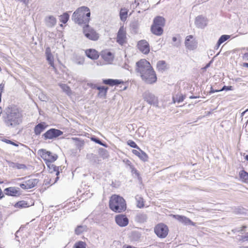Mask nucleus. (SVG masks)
<instances>
[{"label":"nucleus","mask_w":248,"mask_h":248,"mask_svg":"<svg viewBox=\"0 0 248 248\" xmlns=\"http://www.w3.org/2000/svg\"><path fill=\"white\" fill-rule=\"evenodd\" d=\"M127 15V11H124V12L121 11V12L120 13V16L121 19L122 21L125 20L126 18Z\"/></svg>","instance_id":"obj_48"},{"label":"nucleus","mask_w":248,"mask_h":248,"mask_svg":"<svg viewBox=\"0 0 248 248\" xmlns=\"http://www.w3.org/2000/svg\"><path fill=\"white\" fill-rule=\"evenodd\" d=\"M127 144L131 147L136 148L137 149H140V147L137 145V144L132 140H129L127 142Z\"/></svg>","instance_id":"obj_44"},{"label":"nucleus","mask_w":248,"mask_h":248,"mask_svg":"<svg viewBox=\"0 0 248 248\" xmlns=\"http://www.w3.org/2000/svg\"><path fill=\"white\" fill-rule=\"evenodd\" d=\"M243 65L245 67H248V63H244Z\"/></svg>","instance_id":"obj_63"},{"label":"nucleus","mask_w":248,"mask_h":248,"mask_svg":"<svg viewBox=\"0 0 248 248\" xmlns=\"http://www.w3.org/2000/svg\"><path fill=\"white\" fill-rule=\"evenodd\" d=\"M52 162H46V164L47 166V167L48 168V171L50 173H53L54 172H56V175L58 176V175L60 174V171L59 170V167L56 166L54 164L52 163ZM59 177L57 176L55 178V180L53 184H55L56 183V182L59 179Z\"/></svg>","instance_id":"obj_18"},{"label":"nucleus","mask_w":248,"mask_h":248,"mask_svg":"<svg viewBox=\"0 0 248 248\" xmlns=\"http://www.w3.org/2000/svg\"><path fill=\"white\" fill-rule=\"evenodd\" d=\"M38 153L46 162H53L58 158V155L56 154H53L46 149H40Z\"/></svg>","instance_id":"obj_5"},{"label":"nucleus","mask_w":248,"mask_h":248,"mask_svg":"<svg viewBox=\"0 0 248 248\" xmlns=\"http://www.w3.org/2000/svg\"><path fill=\"white\" fill-rule=\"evenodd\" d=\"M239 241L242 242L248 241V232H247L245 235L240 236V238L238 239Z\"/></svg>","instance_id":"obj_50"},{"label":"nucleus","mask_w":248,"mask_h":248,"mask_svg":"<svg viewBox=\"0 0 248 248\" xmlns=\"http://www.w3.org/2000/svg\"><path fill=\"white\" fill-rule=\"evenodd\" d=\"M136 71L140 73L141 78H157L150 62L145 59H141L136 62Z\"/></svg>","instance_id":"obj_3"},{"label":"nucleus","mask_w":248,"mask_h":248,"mask_svg":"<svg viewBox=\"0 0 248 248\" xmlns=\"http://www.w3.org/2000/svg\"><path fill=\"white\" fill-rule=\"evenodd\" d=\"M244 58L247 60H248V53H246L244 54Z\"/></svg>","instance_id":"obj_59"},{"label":"nucleus","mask_w":248,"mask_h":248,"mask_svg":"<svg viewBox=\"0 0 248 248\" xmlns=\"http://www.w3.org/2000/svg\"><path fill=\"white\" fill-rule=\"evenodd\" d=\"M219 89H214L212 86L210 88V91L209 92V93L210 94L214 93L219 92Z\"/></svg>","instance_id":"obj_53"},{"label":"nucleus","mask_w":248,"mask_h":248,"mask_svg":"<svg viewBox=\"0 0 248 248\" xmlns=\"http://www.w3.org/2000/svg\"><path fill=\"white\" fill-rule=\"evenodd\" d=\"M126 31L123 26L121 27L117 33V42L121 45L126 42Z\"/></svg>","instance_id":"obj_12"},{"label":"nucleus","mask_w":248,"mask_h":248,"mask_svg":"<svg viewBox=\"0 0 248 248\" xmlns=\"http://www.w3.org/2000/svg\"><path fill=\"white\" fill-rule=\"evenodd\" d=\"M195 24L197 28L203 29L207 25V19L202 16H198L195 18Z\"/></svg>","instance_id":"obj_17"},{"label":"nucleus","mask_w":248,"mask_h":248,"mask_svg":"<svg viewBox=\"0 0 248 248\" xmlns=\"http://www.w3.org/2000/svg\"><path fill=\"white\" fill-rule=\"evenodd\" d=\"M198 42L192 35L186 37L185 41V45L186 48L193 50L197 47Z\"/></svg>","instance_id":"obj_9"},{"label":"nucleus","mask_w":248,"mask_h":248,"mask_svg":"<svg viewBox=\"0 0 248 248\" xmlns=\"http://www.w3.org/2000/svg\"><path fill=\"white\" fill-rule=\"evenodd\" d=\"M99 152L103 158H107L108 156V152L106 150L103 148L100 149H99Z\"/></svg>","instance_id":"obj_47"},{"label":"nucleus","mask_w":248,"mask_h":248,"mask_svg":"<svg viewBox=\"0 0 248 248\" xmlns=\"http://www.w3.org/2000/svg\"><path fill=\"white\" fill-rule=\"evenodd\" d=\"M230 38V36L229 35H222L220 36V37L219 38L217 43V47H219V46L224 43L225 41L227 40L228 39Z\"/></svg>","instance_id":"obj_39"},{"label":"nucleus","mask_w":248,"mask_h":248,"mask_svg":"<svg viewBox=\"0 0 248 248\" xmlns=\"http://www.w3.org/2000/svg\"><path fill=\"white\" fill-rule=\"evenodd\" d=\"M102 57L105 60L108 61L112 60L113 58L112 54L110 52H107V53H104L102 55Z\"/></svg>","instance_id":"obj_41"},{"label":"nucleus","mask_w":248,"mask_h":248,"mask_svg":"<svg viewBox=\"0 0 248 248\" xmlns=\"http://www.w3.org/2000/svg\"><path fill=\"white\" fill-rule=\"evenodd\" d=\"M136 220L140 223H143L146 221L147 216L145 214L139 213L136 217Z\"/></svg>","instance_id":"obj_32"},{"label":"nucleus","mask_w":248,"mask_h":248,"mask_svg":"<svg viewBox=\"0 0 248 248\" xmlns=\"http://www.w3.org/2000/svg\"><path fill=\"white\" fill-rule=\"evenodd\" d=\"M115 221L120 227H125L128 224L129 220L124 215H118L115 217Z\"/></svg>","instance_id":"obj_15"},{"label":"nucleus","mask_w":248,"mask_h":248,"mask_svg":"<svg viewBox=\"0 0 248 248\" xmlns=\"http://www.w3.org/2000/svg\"><path fill=\"white\" fill-rule=\"evenodd\" d=\"M172 217L174 219L185 225H195V223L192 222L189 218L184 216L173 215Z\"/></svg>","instance_id":"obj_13"},{"label":"nucleus","mask_w":248,"mask_h":248,"mask_svg":"<svg viewBox=\"0 0 248 248\" xmlns=\"http://www.w3.org/2000/svg\"><path fill=\"white\" fill-rule=\"evenodd\" d=\"M5 194L8 196L17 197L21 195L20 188L17 187H9L4 190Z\"/></svg>","instance_id":"obj_16"},{"label":"nucleus","mask_w":248,"mask_h":248,"mask_svg":"<svg viewBox=\"0 0 248 248\" xmlns=\"http://www.w3.org/2000/svg\"><path fill=\"white\" fill-rule=\"evenodd\" d=\"M14 206L16 208H23L29 207V205L27 202L21 201L17 202Z\"/></svg>","instance_id":"obj_35"},{"label":"nucleus","mask_w":248,"mask_h":248,"mask_svg":"<svg viewBox=\"0 0 248 248\" xmlns=\"http://www.w3.org/2000/svg\"><path fill=\"white\" fill-rule=\"evenodd\" d=\"M139 50L143 54H147L150 51L149 43L145 40H141L138 43Z\"/></svg>","instance_id":"obj_14"},{"label":"nucleus","mask_w":248,"mask_h":248,"mask_svg":"<svg viewBox=\"0 0 248 248\" xmlns=\"http://www.w3.org/2000/svg\"><path fill=\"white\" fill-rule=\"evenodd\" d=\"M131 172L133 173H135L137 176L139 175V173L136 169L132 165L130 166Z\"/></svg>","instance_id":"obj_52"},{"label":"nucleus","mask_w":248,"mask_h":248,"mask_svg":"<svg viewBox=\"0 0 248 248\" xmlns=\"http://www.w3.org/2000/svg\"><path fill=\"white\" fill-rule=\"evenodd\" d=\"M177 40V38L176 37H172V41L173 42H176Z\"/></svg>","instance_id":"obj_61"},{"label":"nucleus","mask_w":248,"mask_h":248,"mask_svg":"<svg viewBox=\"0 0 248 248\" xmlns=\"http://www.w3.org/2000/svg\"><path fill=\"white\" fill-rule=\"evenodd\" d=\"M180 45V41H178L176 42V43L174 44L173 46H175L178 47Z\"/></svg>","instance_id":"obj_60"},{"label":"nucleus","mask_w":248,"mask_h":248,"mask_svg":"<svg viewBox=\"0 0 248 248\" xmlns=\"http://www.w3.org/2000/svg\"><path fill=\"white\" fill-rule=\"evenodd\" d=\"M86 246L87 245L85 242L79 241L74 244L73 248H86Z\"/></svg>","instance_id":"obj_40"},{"label":"nucleus","mask_w":248,"mask_h":248,"mask_svg":"<svg viewBox=\"0 0 248 248\" xmlns=\"http://www.w3.org/2000/svg\"><path fill=\"white\" fill-rule=\"evenodd\" d=\"M59 85L63 92H65L67 95H70L71 94V90L68 86L62 83H60Z\"/></svg>","instance_id":"obj_33"},{"label":"nucleus","mask_w":248,"mask_h":248,"mask_svg":"<svg viewBox=\"0 0 248 248\" xmlns=\"http://www.w3.org/2000/svg\"><path fill=\"white\" fill-rule=\"evenodd\" d=\"M4 197V194L2 193L1 188H0V199Z\"/></svg>","instance_id":"obj_57"},{"label":"nucleus","mask_w":248,"mask_h":248,"mask_svg":"<svg viewBox=\"0 0 248 248\" xmlns=\"http://www.w3.org/2000/svg\"><path fill=\"white\" fill-rule=\"evenodd\" d=\"M47 125L44 122L40 123L36 125L34 128V134L38 136L40 135V134L45 130Z\"/></svg>","instance_id":"obj_22"},{"label":"nucleus","mask_w":248,"mask_h":248,"mask_svg":"<svg viewBox=\"0 0 248 248\" xmlns=\"http://www.w3.org/2000/svg\"><path fill=\"white\" fill-rule=\"evenodd\" d=\"M239 248H248V246H241Z\"/></svg>","instance_id":"obj_64"},{"label":"nucleus","mask_w":248,"mask_h":248,"mask_svg":"<svg viewBox=\"0 0 248 248\" xmlns=\"http://www.w3.org/2000/svg\"><path fill=\"white\" fill-rule=\"evenodd\" d=\"M133 150L132 153L133 154L138 156L143 161H146L148 160V156L140 148V149Z\"/></svg>","instance_id":"obj_19"},{"label":"nucleus","mask_w":248,"mask_h":248,"mask_svg":"<svg viewBox=\"0 0 248 248\" xmlns=\"http://www.w3.org/2000/svg\"><path fill=\"white\" fill-rule=\"evenodd\" d=\"M140 24L137 20H133L130 25V29L132 33H136L138 31Z\"/></svg>","instance_id":"obj_25"},{"label":"nucleus","mask_w":248,"mask_h":248,"mask_svg":"<svg viewBox=\"0 0 248 248\" xmlns=\"http://www.w3.org/2000/svg\"><path fill=\"white\" fill-rule=\"evenodd\" d=\"M90 16V9L86 6H81L74 12L72 19L76 23L84 27L88 24Z\"/></svg>","instance_id":"obj_2"},{"label":"nucleus","mask_w":248,"mask_h":248,"mask_svg":"<svg viewBox=\"0 0 248 248\" xmlns=\"http://www.w3.org/2000/svg\"><path fill=\"white\" fill-rule=\"evenodd\" d=\"M151 31L153 34L158 36L162 35L163 32V30L162 27L156 26L153 24L151 26Z\"/></svg>","instance_id":"obj_24"},{"label":"nucleus","mask_w":248,"mask_h":248,"mask_svg":"<svg viewBox=\"0 0 248 248\" xmlns=\"http://www.w3.org/2000/svg\"><path fill=\"white\" fill-rule=\"evenodd\" d=\"M83 33L85 36L88 39L92 40H97L98 39V34L89 25L83 27Z\"/></svg>","instance_id":"obj_8"},{"label":"nucleus","mask_w":248,"mask_h":248,"mask_svg":"<svg viewBox=\"0 0 248 248\" xmlns=\"http://www.w3.org/2000/svg\"><path fill=\"white\" fill-rule=\"evenodd\" d=\"M46 60L48 62L49 64L51 66H53V56L51 53L50 49L49 47L47 48L46 50Z\"/></svg>","instance_id":"obj_28"},{"label":"nucleus","mask_w":248,"mask_h":248,"mask_svg":"<svg viewBox=\"0 0 248 248\" xmlns=\"http://www.w3.org/2000/svg\"><path fill=\"white\" fill-rule=\"evenodd\" d=\"M185 98V95H184L181 93H178L177 94L173 95L172 99L174 103L176 102L180 103L183 101Z\"/></svg>","instance_id":"obj_31"},{"label":"nucleus","mask_w":248,"mask_h":248,"mask_svg":"<svg viewBox=\"0 0 248 248\" xmlns=\"http://www.w3.org/2000/svg\"><path fill=\"white\" fill-rule=\"evenodd\" d=\"M154 231L158 237L164 238L168 234L169 228L165 224L159 223L155 226Z\"/></svg>","instance_id":"obj_6"},{"label":"nucleus","mask_w":248,"mask_h":248,"mask_svg":"<svg viewBox=\"0 0 248 248\" xmlns=\"http://www.w3.org/2000/svg\"><path fill=\"white\" fill-rule=\"evenodd\" d=\"M45 22L47 27L52 28L56 24L57 20L54 16H49L45 17Z\"/></svg>","instance_id":"obj_20"},{"label":"nucleus","mask_w":248,"mask_h":248,"mask_svg":"<svg viewBox=\"0 0 248 248\" xmlns=\"http://www.w3.org/2000/svg\"><path fill=\"white\" fill-rule=\"evenodd\" d=\"M246 227L245 226H243L242 228H237L234 229H232V232L233 233L236 232H240L242 233V232L244 231L243 228H245Z\"/></svg>","instance_id":"obj_49"},{"label":"nucleus","mask_w":248,"mask_h":248,"mask_svg":"<svg viewBox=\"0 0 248 248\" xmlns=\"http://www.w3.org/2000/svg\"><path fill=\"white\" fill-rule=\"evenodd\" d=\"M165 18L162 16H158L154 18L153 24L163 27L165 25Z\"/></svg>","instance_id":"obj_27"},{"label":"nucleus","mask_w":248,"mask_h":248,"mask_svg":"<svg viewBox=\"0 0 248 248\" xmlns=\"http://www.w3.org/2000/svg\"><path fill=\"white\" fill-rule=\"evenodd\" d=\"M109 205L112 211L117 213L122 212L126 208V205L124 199L116 195L111 196L109 200Z\"/></svg>","instance_id":"obj_4"},{"label":"nucleus","mask_w":248,"mask_h":248,"mask_svg":"<svg viewBox=\"0 0 248 248\" xmlns=\"http://www.w3.org/2000/svg\"><path fill=\"white\" fill-rule=\"evenodd\" d=\"M239 177L241 181L245 183H248V172L244 170L239 172Z\"/></svg>","instance_id":"obj_30"},{"label":"nucleus","mask_w":248,"mask_h":248,"mask_svg":"<svg viewBox=\"0 0 248 248\" xmlns=\"http://www.w3.org/2000/svg\"><path fill=\"white\" fill-rule=\"evenodd\" d=\"M76 63L78 64H82L84 63V60L83 59H80V61L76 62Z\"/></svg>","instance_id":"obj_56"},{"label":"nucleus","mask_w":248,"mask_h":248,"mask_svg":"<svg viewBox=\"0 0 248 248\" xmlns=\"http://www.w3.org/2000/svg\"><path fill=\"white\" fill-rule=\"evenodd\" d=\"M46 96H44L42 97V101H46Z\"/></svg>","instance_id":"obj_62"},{"label":"nucleus","mask_w":248,"mask_h":248,"mask_svg":"<svg viewBox=\"0 0 248 248\" xmlns=\"http://www.w3.org/2000/svg\"><path fill=\"white\" fill-rule=\"evenodd\" d=\"M108 88L105 86H99L97 87V90H99L98 95L102 96H105L107 94Z\"/></svg>","instance_id":"obj_29"},{"label":"nucleus","mask_w":248,"mask_h":248,"mask_svg":"<svg viewBox=\"0 0 248 248\" xmlns=\"http://www.w3.org/2000/svg\"><path fill=\"white\" fill-rule=\"evenodd\" d=\"M211 62H210L209 63H208V64H207L206 65V66L203 68V69L204 70H206L207 68H208L210 65V63H211Z\"/></svg>","instance_id":"obj_58"},{"label":"nucleus","mask_w":248,"mask_h":248,"mask_svg":"<svg viewBox=\"0 0 248 248\" xmlns=\"http://www.w3.org/2000/svg\"><path fill=\"white\" fill-rule=\"evenodd\" d=\"M103 83L105 84L108 85L110 86H118V85L124 83V82L122 80L113 79L108 78L103 80Z\"/></svg>","instance_id":"obj_23"},{"label":"nucleus","mask_w":248,"mask_h":248,"mask_svg":"<svg viewBox=\"0 0 248 248\" xmlns=\"http://www.w3.org/2000/svg\"><path fill=\"white\" fill-rule=\"evenodd\" d=\"M2 118L7 127L14 128L22 123V114L16 106L9 105L3 111Z\"/></svg>","instance_id":"obj_1"},{"label":"nucleus","mask_w":248,"mask_h":248,"mask_svg":"<svg viewBox=\"0 0 248 248\" xmlns=\"http://www.w3.org/2000/svg\"><path fill=\"white\" fill-rule=\"evenodd\" d=\"M143 97L144 100L151 105H155L157 104V98L149 91L145 92L143 94Z\"/></svg>","instance_id":"obj_11"},{"label":"nucleus","mask_w":248,"mask_h":248,"mask_svg":"<svg viewBox=\"0 0 248 248\" xmlns=\"http://www.w3.org/2000/svg\"><path fill=\"white\" fill-rule=\"evenodd\" d=\"M86 55L92 60H96L99 58L98 52L94 49H89L85 51Z\"/></svg>","instance_id":"obj_21"},{"label":"nucleus","mask_w":248,"mask_h":248,"mask_svg":"<svg viewBox=\"0 0 248 248\" xmlns=\"http://www.w3.org/2000/svg\"><path fill=\"white\" fill-rule=\"evenodd\" d=\"M135 199L137 202V206L140 208H142L144 206L143 198L139 195H137Z\"/></svg>","instance_id":"obj_37"},{"label":"nucleus","mask_w":248,"mask_h":248,"mask_svg":"<svg viewBox=\"0 0 248 248\" xmlns=\"http://www.w3.org/2000/svg\"><path fill=\"white\" fill-rule=\"evenodd\" d=\"M87 231V226L84 225H79L75 229V233L77 235H79L83 232Z\"/></svg>","instance_id":"obj_34"},{"label":"nucleus","mask_w":248,"mask_h":248,"mask_svg":"<svg viewBox=\"0 0 248 248\" xmlns=\"http://www.w3.org/2000/svg\"><path fill=\"white\" fill-rule=\"evenodd\" d=\"M16 1L22 2L25 5H27L29 3V0H15Z\"/></svg>","instance_id":"obj_55"},{"label":"nucleus","mask_w":248,"mask_h":248,"mask_svg":"<svg viewBox=\"0 0 248 248\" xmlns=\"http://www.w3.org/2000/svg\"><path fill=\"white\" fill-rule=\"evenodd\" d=\"M3 141L4 142H5V143H6L10 144H12V145H13L14 146H18V144H16V143H15V142H13L12 140H7V139H4L3 140Z\"/></svg>","instance_id":"obj_51"},{"label":"nucleus","mask_w":248,"mask_h":248,"mask_svg":"<svg viewBox=\"0 0 248 248\" xmlns=\"http://www.w3.org/2000/svg\"><path fill=\"white\" fill-rule=\"evenodd\" d=\"M62 134L63 132L61 130L55 128H51L45 132L42 136L46 140H52L57 138Z\"/></svg>","instance_id":"obj_7"},{"label":"nucleus","mask_w":248,"mask_h":248,"mask_svg":"<svg viewBox=\"0 0 248 248\" xmlns=\"http://www.w3.org/2000/svg\"><path fill=\"white\" fill-rule=\"evenodd\" d=\"M88 85L90 87H91L92 89H97V87L99 86L98 85H97L96 84H93V83H88Z\"/></svg>","instance_id":"obj_54"},{"label":"nucleus","mask_w":248,"mask_h":248,"mask_svg":"<svg viewBox=\"0 0 248 248\" xmlns=\"http://www.w3.org/2000/svg\"><path fill=\"white\" fill-rule=\"evenodd\" d=\"M38 179H30L20 184V186L23 189H29L34 187L39 182Z\"/></svg>","instance_id":"obj_10"},{"label":"nucleus","mask_w":248,"mask_h":248,"mask_svg":"<svg viewBox=\"0 0 248 248\" xmlns=\"http://www.w3.org/2000/svg\"><path fill=\"white\" fill-rule=\"evenodd\" d=\"M144 82L146 84H152L156 81L157 78H142Z\"/></svg>","instance_id":"obj_43"},{"label":"nucleus","mask_w":248,"mask_h":248,"mask_svg":"<svg viewBox=\"0 0 248 248\" xmlns=\"http://www.w3.org/2000/svg\"><path fill=\"white\" fill-rule=\"evenodd\" d=\"M86 156L88 159L92 162H97L98 161H99L97 155L93 153L88 154Z\"/></svg>","instance_id":"obj_38"},{"label":"nucleus","mask_w":248,"mask_h":248,"mask_svg":"<svg viewBox=\"0 0 248 248\" xmlns=\"http://www.w3.org/2000/svg\"><path fill=\"white\" fill-rule=\"evenodd\" d=\"M11 167H12L13 168H16L17 169L19 170H26L27 167L24 164H19L18 163H13L12 162L11 163V165H10Z\"/></svg>","instance_id":"obj_36"},{"label":"nucleus","mask_w":248,"mask_h":248,"mask_svg":"<svg viewBox=\"0 0 248 248\" xmlns=\"http://www.w3.org/2000/svg\"><path fill=\"white\" fill-rule=\"evenodd\" d=\"M60 17L61 22L63 24H65L69 18V16L67 13H65L62 15H61Z\"/></svg>","instance_id":"obj_42"},{"label":"nucleus","mask_w":248,"mask_h":248,"mask_svg":"<svg viewBox=\"0 0 248 248\" xmlns=\"http://www.w3.org/2000/svg\"><path fill=\"white\" fill-rule=\"evenodd\" d=\"M91 140H92L94 141L95 142L100 144V145H103L105 147H106V144H103L102 141L100 140L99 139H98V138H96V137H92L91 138Z\"/></svg>","instance_id":"obj_45"},{"label":"nucleus","mask_w":248,"mask_h":248,"mask_svg":"<svg viewBox=\"0 0 248 248\" xmlns=\"http://www.w3.org/2000/svg\"><path fill=\"white\" fill-rule=\"evenodd\" d=\"M157 70L163 72L167 69V64L165 61H159L156 64Z\"/></svg>","instance_id":"obj_26"},{"label":"nucleus","mask_w":248,"mask_h":248,"mask_svg":"<svg viewBox=\"0 0 248 248\" xmlns=\"http://www.w3.org/2000/svg\"><path fill=\"white\" fill-rule=\"evenodd\" d=\"M233 90V86H227L224 85L221 89H219V91H220V92H221L223 91H232Z\"/></svg>","instance_id":"obj_46"}]
</instances>
